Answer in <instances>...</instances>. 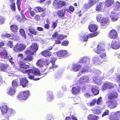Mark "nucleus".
<instances>
[{"instance_id": "28", "label": "nucleus", "mask_w": 120, "mask_h": 120, "mask_svg": "<svg viewBox=\"0 0 120 120\" xmlns=\"http://www.w3.org/2000/svg\"><path fill=\"white\" fill-rule=\"evenodd\" d=\"M30 49L35 52L38 50V47L37 46V44L33 43L30 45Z\"/></svg>"}, {"instance_id": "8", "label": "nucleus", "mask_w": 120, "mask_h": 120, "mask_svg": "<svg viewBox=\"0 0 120 120\" xmlns=\"http://www.w3.org/2000/svg\"><path fill=\"white\" fill-rule=\"evenodd\" d=\"M118 96L117 92L115 91H112L108 94V98L110 100H113L116 99Z\"/></svg>"}, {"instance_id": "51", "label": "nucleus", "mask_w": 120, "mask_h": 120, "mask_svg": "<svg viewBox=\"0 0 120 120\" xmlns=\"http://www.w3.org/2000/svg\"><path fill=\"white\" fill-rule=\"evenodd\" d=\"M12 3L10 5V8L12 11H15L16 10L15 3L14 2Z\"/></svg>"}, {"instance_id": "40", "label": "nucleus", "mask_w": 120, "mask_h": 120, "mask_svg": "<svg viewBox=\"0 0 120 120\" xmlns=\"http://www.w3.org/2000/svg\"><path fill=\"white\" fill-rule=\"evenodd\" d=\"M89 61V59L87 57L84 56L81 58L79 61L80 63H85Z\"/></svg>"}, {"instance_id": "11", "label": "nucleus", "mask_w": 120, "mask_h": 120, "mask_svg": "<svg viewBox=\"0 0 120 120\" xmlns=\"http://www.w3.org/2000/svg\"><path fill=\"white\" fill-rule=\"evenodd\" d=\"M20 83L21 86L25 88L28 86V81L25 77L22 78L20 79Z\"/></svg>"}, {"instance_id": "55", "label": "nucleus", "mask_w": 120, "mask_h": 120, "mask_svg": "<svg viewBox=\"0 0 120 120\" xmlns=\"http://www.w3.org/2000/svg\"><path fill=\"white\" fill-rule=\"evenodd\" d=\"M57 21L58 20H57L56 21V22H54L52 23V28L54 29L57 26Z\"/></svg>"}, {"instance_id": "58", "label": "nucleus", "mask_w": 120, "mask_h": 120, "mask_svg": "<svg viewBox=\"0 0 120 120\" xmlns=\"http://www.w3.org/2000/svg\"><path fill=\"white\" fill-rule=\"evenodd\" d=\"M69 43V42L67 41H63L61 44V45L67 46L68 45Z\"/></svg>"}, {"instance_id": "1", "label": "nucleus", "mask_w": 120, "mask_h": 120, "mask_svg": "<svg viewBox=\"0 0 120 120\" xmlns=\"http://www.w3.org/2000/svg\"><path fill=\"white\" fill-rule=\"evenodd\" d=\"M105 45L102 43L98 44L97 49H94V51L98 54H100V56L102 58H105L106 56V54L105 51Z\"/></svg>"}, {"instance_id": "43", "label": "nucleus", "mask_w": 120, "mask_h": 120, "mask_svg": "<svg viewBox=\"0 0 120 120\" xmlns=\"http://www.w3.org/2000/svg\"><path fill=\"white\" fill-rule=\"evenodd\" d=\"M19 32L22 36L24 38L26 39V36L24 29H21L19 30Z\"/></svg>"}, {"instance_id": "17", "label": "nucleus", "mask_w": 120, "mask_h": 120, "mask_svg": "<svg viewBox=\"0 0 120 120\" xmlns=\"http://www.w3.org/2000/svg\"><path fill=\"white\" fill-rule=\"evenodd\" d=\"M19 66L20 68L23 69H29L30 68L29 65L26 64L25 63L23 62H20L19 63Z\"/></svg>"}, {"instance_id": "5", "label": "nucleus", "mask_w": 120, "mask_h": 120, "mask_svg": "<svg viewBox=\"0 0 120 120\" xmlns=\"http://www.w3.org/2000/svg\"><path fill=\"white\" fill-rule=\"evenodd\" d=\"M98 34L97 32H95L93 33L89 34L88 35L86 34L83 36H80L79 39L80 40L83 41H87L89 38H91L96 36Z\"/></svg>"}, {"instance_id": "7", "label": "nucleus", "mask_w": 120, "mask_h": 120, "mask_svg": "<svg viewBox=\"0 0 120 120\" xmlns=\"http://www.w3.org/2000/svg\"><path fill=\"white\" fill-rule=\"evenodd\" d=\"M108 36L111 39H115L118 37V34L115 30L112 29L109 32Z\"/></svg>"}, {"instance_id": "19", "label": "nucleus", "mask_w": 120, "mask_h": 120, "mask_svg": "<svg viewBox=\"0 0 120 120\" xmlns=\"http://www.w3.org/2000/svg\"><path fill=\"white\" fill-rule=\"evenodd\" d=\"M89 30L91 32H93L96 31L98 29V27L94 24H91L88 27Z\"/></svg>"}, {"instance_id": "30", "label": "nucleus", "mask_w": 120, "mask_h": 120, "mask_svg": "<svg viewBox=\"0 0 120 120\" xmlns=\"http://www.w3.org/2000/svg\"><path fill=\"white\" fill-rule=\"evenodd\" d=\"M11 30V31L14 33L16 32L18 30V26L17 25H11L10 26Z\"/></svg>"}, {"instance_id": "24", "label": "nucleus", "mask_w": 120, "mask_h": 120, "mask_svg": "<svg viewBox=\"0 0 120 120\" xmlns=\"http://www.w3.org/2000/svg\"><path fill=\"white\" fill-rule=\"evenodd\" d=\"M16 93L15 90L13 87H11L8 89L7 93L10 95H12Z\"/></svg>"}, {"instance_id": "39", "label": "nucleus", "mask_w": 120, "mask_h": 120, "mask_svg": "<svg viewBox=\"0 0 120 120\" xmlns=\"http://www.w3.org/2000/svg\"><path fill=\"white\" fill-rule=\"evenodd\" d=\"M34 58L31 55L27 56L26 57L23 59V60L25 61H28V62H30Z\"/></svg>"}, {"instance_id": "13", "label": "nucleus", "mask_w": 120, "mask_h": 120, "mask_svg": "<svg viewBox=\"0 0 120 120\" xmlns=\"http://www.w3.org/2000/svg\"><path fill=\"white\" fill-rule=\"evenodd\" d=\"M54 3L58 8H60L65 6L66 4L65 2L61 0L58 1L56 0H55Z\"/></svg>"}, {"instance_id": "10", "label": "nucleus", "mask_w": 120, "mask_h": 120, "mask_svg": "<svg viewBox=\"0 0 120 120\" xmlns=\"http://www.w3.org/2000/svg\"><path fill=\"white\" fill-rule=\"evenodd\" d=\"M107 106L110 109H113L116 107L117 104L116 101H112L109 100L106 102Z\"/></svg>"}, {"instance_id": "26", "label": "nucleus", "mask_w": 120, "mask_h": 120, "mask_svg": "<svg viewBox=\"0 0 120 120\" xmlns=\"http://www.w3.org/2000/svg\"><path fill=\"white\" fill-rule=\"evenodd\" d=\"M82 66L78 64H75L73 65L72 69L75 71H78L81 68Z\"/></svg>"}, {"instance_id": "21", "label": "nucleus", "mask_w": 120, "mask_h": 120, "mask_svg": "<svg viewBox=\"0 0 120 120\" xmlns=\"http://www.w3.org/2000/svg\"><path fill=\"white\" fill-rule=\"evenodd\" d=\"M0 55L4 59H8L9 58L8 54L6 50L4 49L0 52Z\"/></svg>"}, {"instance_id": "14", "label": "nucleus", "mask_w": 120, "mask_h": 120, "mask_svg": "<svg viewBox=\"0 0 120 120\" xmlns=\"http://www.w3.org/2000/svg\"><path fill=\"white\" fill-rule=\"evenodd\" d=\"M56 60V58L54 57H53L51 58V60L50 62L52 64V65L51 67L49 68L50 69H56L58 68V66L55 64V62Z\"/></svg>"}, {"instance_id": "37", "label": "nucleus", "mask_w": 120, "mask_h": 120, "mask_svg": "<svg viewBox=\"0 0 120 120\" xmlns=\"http://www.w3.org/2000/svg\"><path fill=\"white\" fill-rule=\"evenodd\" d=\"M35 11L36 12H43L46 11V8H44L43 9L40 7H36L35 8Z\"/></svg>"}, {"instance_id": "23", "label": "nucleus", "mask_w": 120, "mask_h": 120, "mask_svg": "<svg viewBox=\"0 0 120 120\" xmlns=\"http://www.w3.org/2000/svg\"><path fill=\"white\" fill-rule=\"evenodd\" d=\"M120 46V44L118 41H115L112 42L111 44V47L114 49H117L119 48Z\"/></svg>"}, {"instance_id": "42", "label": "nucleus", "mask_w": 120, "mask_h": 120, "mask_svg": "<svg viewBox=\"0 0 120 120\" xmlns=\"http://www.w3.org/2000/svg\"><path fill=\"white\" fill-rule=\"evenodd\" d=\"M75 9V8L73 6H70L69 7L68 9H66V10L67 12L70 13H71L74 11Z\"/></svg>"}, {"instance_id": "32", "label": "nucleus", "mask_w": 120, "mask_h": 120, "mask_svg": "<svg viewBox=\"0 0 120 120\" xmlns=\"http://www.w3.org/2000/svg\"><path fill=\"white\" fill-rule=\"evenodd\" d=\"M19 83L18 80L17 79H14L12 82V86L14 88L17 87L19 86Z\"/></svg>"}, {"instance_id": "52", "label": "nucleus", "mask_w": 120, "mask_h": 120, "mask_svg": "<svg viewBox=\"0 0 120 120\" xmlns=\"http://www.w3.org/2000/svg\"><path fill=\"white\" fill-rule=\"evenodd\" d=\"M91 110L94 112V113L95 114H99L101 113L100 110L99 109H92Z\"/></svg>"}, {"instance_id": "38", "label": "nucleus", "mask_w": 120, "mask_h": 120, "mask_svg": "<svg viewBox=\"0 0 120 120\" xmlns=\"http://www.w3.org/2000/svg\"><path fill=\"white\" fill-rule=\"evenodd\" d=\"M44 61L41 59L38 60L36 63V64L40 67H41L43 66Z\"/></svg>"}, {"instance_id": "53", "label": "nucleus", "mask_w": 120, "mask_h": 120, "mask_svg": "<svg viewBox=\"0 0 120 120\" xmlns=\"http://www.w3.org/2000/svg\"><path fill=\"white\" fill-rule=\"evenodd\" d=\"M83 7V8L86 10H87L91 7L88 3L84 4Z\"/></svg>"}, {"instance_id": "61", "label": "nucleus", "mask_w": 120, "mask_h": 120, "mask_svg": "<svg viewBox=\"0 0 120 120\" xmlns=\"http://www.w3.org/2000/svg\"><path fill=\"white\" fill-rule=\"evenodd\" d=\"M97 104V105H99L100 103L102 102V98L101 97L99 98L98 99H96Z\"/></svg>"}, {"instance_id": "33", "label": "nucleus", "mask_w": 120, "mask_h": 120, "mask_svg": "<svg viewBox=\"0 0 120 120\" xmlns=\"http://www.w3.org/2000/svg\"><path fill=\"white\" fill-rule=\"evenodd\" d=\"M80 89L76 87H73L72 88V92L74 95H76L78 94L80 92Z\"/></svg>"}, {"instance_id": "29", "label": "nucleus", "mask_w": 120, "mask_h": 120, "mask_svg": "<svg viewBox=\"0 0 120 120\" xmlns=\"http://www.w3.org/2000/svg\"><path fill=\"white\" fill-rule=\"evenodd\" d=\"M92 61L94 64H99L101 62V60L98 56H96L93 58Z\"/></svg>"}, {"instance_id": "54", "label": "nucleus", "mask_w": 120, "mask_h": 120, "mask_svg": "<svg viewBox=\"0 0 120 120\" xmlns=\"http://www.w3.org/2000/svg\"><path fill=\"white\" fill-rule=\"evenodd\" d=\"M87 68L86 67H83L81 71H80L79 72V74H80V75H81V73H82L88 71V70Z\"/></svg>"}, {"instance_id": "62", "label": "nucleus", "mask_w": 120, "mask_h": 120, "mask_svg": "<svg viewBox=\"0 0 120 120\" xmlns=\"http://www.w3.org/2000/svg\"><path fill=\"white\" fill-rule=\"evenodd\" d=\"M8 45L11 48H12L13 46V41H8Z\"/></svg>"}, {"instance_id": "25", "label": "nucleus", "mask_w": 120, "mask_h": 120, "mask_svg": "<svg viewBox=\"0 0 120 120\" xmlns=\"http://www.w3.org/2000/svg\"><path fill=\"white\" fill-rule=\"evenodd\" d=\"M47 93L49 95L48 97L47 98L48 101L49 102H51L54 99L52 92L50 91H49L47 92Z\"/></svg>"}, {"instance_id": "63", "label": "nucleus", "mask_w": 120, "mask_h": 120, "mask_svg": "<svg viewBox=\"0 0 120 120\" xmlns=\"http://www.w3.org/2000/svg\"><path fill=\"white\" fill-rule=\"evenodd\" d=\"M64 37L62 35H60L58 36L57 39L59 40H62L64 39Z\"/></svg>"}, {"instance_id": "47", "label": "nucleus", "mask_w": 120, "mask_h": 120, "mask_svg": "<svg viewBox=\"0 0 120 120\" xmlns=\"http://www.w3.org/2000/svg\"><path fill=\"white\" fill-rule=\"evenodd\" d=\"M19 45L20 51L24 50L25 49L26 47V45L25 44H19Z\"/></svg>"}, {"instance_id": "50", "label": "nucleus", "mask_w": 120, "mask_h": 120, "mask_svg": "<svg viewBox=\"0 0 120 120\" xmlns=\"http://www.w3.org/2000/svg\"><path fill=\"white\" fill-rule=\"evenodd\" d=\"M25 53L27 56L30 55L32 56V55H33L34 54L33 51L29 50H26L25 52Z\"/></svg>"}, {"instance_id": "56", "label": "nucleus", "mask_w": 120, "mask_h": 120, "mask_svg": "<svg viewBox=\"0 0 120 120\" xmlns=\"http://www.w3.org/2000/svg\"><path fill=\"white\" fill-rule=\"evenodd\" d=\"M29 76H28V78L30 79L31 80H33L34 79L35 81H37L38 80H39V79L40 78H36L35 79H34V76L33 75H30H30H28Z\"/></svg>"}, {"instance_id": "22", "label": "nucleus", "mask_w": 120, "mask_h": 120, "mask_svg": "<svg viewBox=\"0 0 120 120\" xmlns=\"http://www.w3.org/2000/svg\"><path fill=\"white\" fill-rule=\"evenodd\" d=\"M41 54L43 56L46 57L49 56L51 55V52L47 50H45L41 52Z\"/></svg>"}, {"instance_id": "44", "label": "nucleus", "mask_w": 120, "mask_h": 120, "mask_svg": "<svg viewBox=\"0 0 120 120\" xmlns=\"http://www.w3.org/2000/svg\"><path fill=\"white\" fill-rule=\"evenodd\" d=\"M13 49L14 51L16 52H18L20 51L19 44L18 43L14 46Z\"/></svg>"}, {"instance_id": "64", "label": "nucleus", "mask_w": 120, "mask_h": 120, "mask_svg": "<svg viewBox=\"0 0 120 120\" xmlns=\"http://www.w3.org/2000/svg\"><path fill=\"white\" fill-rule=\"evenodd\" d=\"M29 13L31 17H33L36 14L35 12L33 11H29Z\"/></svg>"}, {"instance_id": "16", "label": "nucleus", "mask_w": 120, "mask_h": 120, "mask_svg": "<svg viewBox=\"0 0 120 120\" xmlns=\"http://www.w3.org/2000/svg\"><path fill=\"white\" fill-rule=\"evenodd\" d=\"M110 16L113 21H116L118 19V14L113 11H112L111 13Z\"/></svg>"}, {"instance_id": "12", "label": "nucleus", "mask_w": 120, "mask_h": 120, "mask_svg": "<svg viewBox=\"0 0 120 120\" xmlns=\"http://www.w3.org/2000/svg\"><path fill=\"white\" fill-rule=\"evenodd\" d=\"M10 69V67L8 64H0V71L8 72V71Z\"/></svg>"}, {"instance_id": "3", "label": "nucleus", "mask_w": 120, "mask_h": 120, "mask_svg": "<svg viewBox=\"0 0 120 120\" xmlns=\"http://www.w3.org/2000/svg\"><path fill=\"white\" fill-rule=\"evenodd\" d=\"M96 19L97 21L100 23L101 26H104L109 23V20L108 17H104L102 14L98 15L96 17Z\"/></svg>"}, {"instance_id": "4", "label": "nucleus", "mask_w": 120, "mask_h": 120, "mask_svg": "<svg viewBox=\"0 0 120 120\" xmlns=\"http://www.w3.org/2000/svg\"><path fill=\"white\" fill-rule=\"evenodd\" d=\"M30 93L29 90L20 92L17 95V98L20 100H25L30 95Z\"/></svg>"}, {"instance_id": "41", "label": "nucleus", "mask_w": 120, "mask_h": 120, "mask_svg": "<svg viewBox=\"0 0 120 120\" xmlns=\"http://www.w3.org/2000/svg\"><path fill=\"white\" fill-rule=\"evenodd\" d=\"M96 102V98H95L92 99L91 101L89 103H87V104L89 106H92L94 105L95 104Z\"/></svg>"}, {"instance_id": "36", "label": "nucleus", "mask_w": 120, "mask_h": 120, "mask_svg": "<svg viewBox=\"0 0 120 120\" xmlns=\"http://www.w3.org/2000/svg\"><path fill=\"white\" fill-rule=\"evenodd\" d=\"M1 111L3 113H6L8 111V109L6 105H4L0 108Z\"/></svg>"}, {"instance_id": "2", "label": "nucleus", "mask_w": 120, "mask_h": 120, "mask_svg": "<svg viewBox=\"0 0 120 120\" xmlns=\"http://www.w3.org/2000/svg\"><path fill=\"white\" fill-rule=\"evenodd\" d=\"M20 70L22 73L24 74L27 73L28 75L32 74L35 75L40 76L41 75L40 70L38 69L35 68L27 70H23L20 68Z\"/></svg>"}, {"instance_id": "9", "label": "nucleus", "mask_w": 120, "mask_h": 120, "mask_svg": "<svg viewBox=\"0 0 120 120\" xmlns=\"http://www.w3.org/2000/svg\"><path fill=\"white\" fill-rule=\"evenodd\" d=\"M56 54L58 57L61 58L66 57L68 56V52L65 50H61L58 51Z\"/></svg>"}, {"instance_id": "20", "label": "nucleus", "mask_w": 120, "mask_h": 120, "mask_svg": "<svg viewBox=\"0 0 120 120\" xmlns=\"http://www.w3.org/2000/svg\"><path fill=\"white\" fill-rule=\"evenodd\" d=\"M91 90L94 95H97L99 93V91L98 89V87L96 86H92Z\"/></svg>"}, {"instance_id": "27", "label": "nucleus", "mask_w": 120, "mask_h": 120, "mask_svg": "<svg viewBox=\"0 0 120 120\" xmlns=\"http://www.w3.org/2000/svg\"><path fill=\"white\" fill-rule=\"evenodd\" d=\"M88 80L87 77L84 76L81 77L79 80V82L80 84H83L84 83H85L87 82V81Z\"/></svg>"}, {"instance_id": "57", "label": "nucleus", "mask_w": 120, "mask_h": 120, "mask_svg": "<svg viewBox=\"0 0 120 120\" xmlns=\"http://www.w3.org/2000/svg\"><path fill=\"white\" fill-rule=\"evenodd\" d=\"M109 111L107 109L102 114V117H104L105 116L108 115L109 114Z\"/></svg>"}, {"instance_id": "45", "label": "nucleus", "mask_w": 120, "mask_h": 120, "mask_svg": "<svg viewBox=\"0 0 120 120\" xmlns=\"http://www.w3.org/2000/svg\"><path fill=\"white\" fill-rule=\"evenodd\" d=\"M22 0H17L16 2L18 9L19 11H20L21 10V1H22Z\"/></svg>"}, {"instance_id": "6", "label": "nucleus", "mask_w": 120, "mask_h": 120, "mask_svg": "<svg viewBox=\"0 0 120 120\" xmlns=\"http://www.w3.org/2000/svg\"><path fill=\"white\" fill-rule=\"evenodd\" d=\"M102 89L105 90L107 89L110 90L114 87V85L112 83L106 81L104 83L102 86Z\"/></svg>"}, {"instance_id": "48", "label": "nucleus", "mask_w": 120, "mask_h": 120, "mask_svg": "<svg viewBox=\"0 0 120 120\" xmlns=\"http://www.w3.org/2000/svg\"><path fill=\"white\" fill-rule=\"evenodd\" d=\"M88 3L91 7L96 2V0H88Z\"/></svg>"}, {"instance_id": "60", "label": "nucleus", "mask_w": 120, "mask_h": 120, "mask_svg": "<svg viewBox=\"0 0 120 120\" xmlns=\"http://www.w3.org/2000/svg\"><path fill=\"white\" fill-rule=\"evenodd\" d=\"M34 19L37 21H39L40 19V16L38 14L36 15L34 17Z\"/></svg>"}, {"instance_id": "31", "label": "nucleus", "mask_w": 120, "mask_h": 120, "mask_svg": "<svg viewBox=\"0 0 120 120\" xmlns=\"http://www.w3.org/2000/svg\"><path fill=\"white\" fill-rule=\"evenodd\" d=\"M113 0H106L105 3V6L107 7H110L114 3Z\"/></svg>"}, {"instance_id": "35", "label": "nucleus", "mask_w": 120, "mask_h": 120, "mask_svg": "<svg viewBox=\"0 0 120 120\" xmlns=\"http://www.w3.org/2000/svg\"><path fill=\"white\" fill-rule=\"evenodd\" d=\"M96 73L97 75L99 76L100 77V80L104 79V74L102 73L100 71L98 70H97L96 71Z\"/></svg>"}, {"instance_id": "18", "label": "nucleus", "mask_w": 120, "mask_h": 120, "mask_svg": "<svg viewBox=\"0 0 120 120\" xmlns=\"http://www.w3.org/2000/svg\"><path fill=\"white\" fill-rule=\"evenodd\" d=\"M99 117L92 114H90L88 115L87 117V120H98Z\"/></svg>"}, {"instance_id": "49", "label": "nucleus", "mask_w": 120, "mask_h": 120, "mask_svg": "<svg viewBox=\"0 0 120 120\" xmlns=\"http://www.w3.org/2000/svg\"><path fill=\"white\" fill-rule=\"evenodd\" d=\"M102 5L101 4H99L97 5L95 8L96 11H100L102 9Z\"/></svg>"}, {"instance_id": "15", "label": "nucleus", "mask_w": 120, "mask_h": 120, "mask_svg": "<svg viewBox=\"0 0 120 120\" xmlns=\"http://www.w3.org/2000/svg\"><path fill=\"white\" fill-rule=\"evenodd\" d=\"M66 11V9L64 8L58 11L57 14L59 17L63 19V17L65 16Z\"/></svg>"}, {"instance_id": "59", "label": "nucleus", "mask_w": 120, "mask_h": 120, "mask_svg": "<svg viewBox=\"0 0 120 120\" xmlns=\"http://www.w3.org/2000/svg\"><path fill=\"white\" fill-rule=\"evenodd\" d=\"M3 38H9L11 36V35L10 34L6 33L2 35Z\"/></svg>"}, {"instance_id": "46", "label": "nucleus", "mask_w": 120, "mask_h": 120, "mask_svg": "<svg viewBox=\"0 0 120 120\" xmlns=\"http://www.w3.org/2000/svg\"><path fill=\"white\" fill-rule=\"evenodd\" d=\"M115 6L116 9L120 11V3L119 2L117 1L116 2Z\"/></svg>"}, {"instance_id": "34", "label": "nucleus", "mask_w": 120, "mask_h": 120, "mask_svg": "<svg viewBox=\"0 0 120 120\" xmlns=\"http://www.w3.org/2000/svg\"><path fill=\"white\" fill-rule=\"evenodd\" d=\"M30 32L32 34L34 35H38V32L35 30V29L34 27L32 28L30 27L29 29Z\"/></svg>"}]
</instances>
